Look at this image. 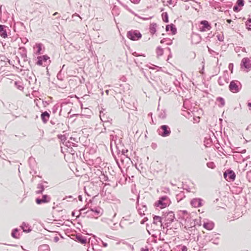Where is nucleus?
I'll use <instances>...</instances> for the list:
<instances>
[{
	"instance_id": "obj_11",
	"label": "nucleus",
	"mask_w": 251,
	"mask_h": 251,
	"mask_svg": "<svg viewBox=\"0 0 251 251\" xmlns=\"http://www.w3.org/2000/svg\"><path fill=\"white\" fill-rule=\"evenodd\" d=\"M241 67L247 69V72L250 70L251 68V64L250 59L247 57L243 58L241 63Z\"/></svg>"
},
{
	"instance_id": "obj_43",
	"label": "nucleus",
	"mask_w": 251,
	"mask_h": 251,
	"mask_svg": "<svg viewBox=\"0 0 251 251\" xmlns=\"http://www.w3.org/2000/svg\"><path fill=\"white\" fill-rule=\"evenodd\" d=\"M15 85L17 86V88L20 90H22L24 89V87L23 85L19 84L18 81H15L14 82Z\"/></svg>"
},
{
	"instance_id": "obj_61",
	"label": "nucleus",
	"mask_w": 251,
	"mask_h": 251,
	"mask_svg": "<svg viewBox=\"0 0 251 251\" xmlns=\"http://www.w3.org/2000/svg\"><path fill=\"white\" fill-rule=\"evenodd\" d=\"M167 50H168V51H169L170 52V54H169L168 55V59H169V58L170 57H172V54L171 53V49L170 48H167Z\"/></svg>"
},
{
	"instance_id": "obj_46",
	"label": "nucleus",
	"mask_w": 251,
	"mask_h": 251,
	"mask_svg": "<svg viewBox=\"0 0 251 251\" xmlns=\"http://www.w3.org/2000/svg\"><path fill=\"white\" fill-rule=\"evenodd\" d=\"M100 178L104 181H108V177L107 175H105L104 174H102Z\"/></svg>"
},
{
	"instance_id": "obj_16",
	"label": "nucleus",
	"mask_w": 251,
	"mask_h": 251,
	"mask_svg": "<svg viewBox=\"0 0 251 251\" xmlns=\"http://www.w3.org/2000/svg\"><path fill=\"white\" fill-rule=\"evenodd\" d=\"M22 232H20V229L18 228H13L12 230L11 235L14 239H19L22 235Z\"/></svg>"
},
{
	"instance_id": "obj_30",
	"label": "nucleus",
	"mask_w": 251,
	"mask_h": 251,
	"mask_svg": "<svg viewBox=\"0 0 251 251\" xmlns=\"http://www.w3.org/2000/svg\"><path fill=\"white\" fill-rule=\"evenodd\" d=\"M185 197V195L184 191H180L176 196V198L177 201H180L183 199H184Z\"/></svg>"
},
{
	"instance_id": "obj_45",
	"label": "nucleus",
	"mask_w": 251,
	"mask_h": 251,
	"mask_svg": "<svg viewBox=\"0 0 251 251\" xmlns=\"http://www.w3.org/2000/svg\"><path fill=\"white\" fill-rule=\"evenodd\" d=\"M206 165L209 168L214 169L215 167V164L213 162H208L207 163Z\"/></svg>"
},
{
	"instance_id": "obj_9",
	"label": "nucleus",
	"mask_w": 251,
	"mask_h": 251,
	"mask_svg": "<svg viewBox=\"0 0 251 251\" xmlns=\"http://www.w3.org/2000/svg\"><path fill=\"white\" fill-rule=\"evenodd\" d=\"M51 198L49 195H43L42 198H37L35 201L37 204H41L42 203H48L50 201Z\"/></svg>"
},
{
	"instance_id": "obj_32",
	"label": "nucleus",
	"mask_w": 251,
	"mask_h": 251,
	"mask_svg": "<svg viewBox=\"0 0 251 251\" xmlns=\"http://www.w3.org/2000/svg\"><path fill=\"white\" fill-rule=\"evenodd\" d=\"M100 119L102 122H105L108 121H112V119L108 117L106 113H103L100 116Z\"/></svg>"
},
{
	"instance_id": "obj_50",
	"label": "nucleus",
	"mask_w": 251,
	"mask_h": 251,
	"mask_svg": "<svg viewBox=\"0 0 251 251\" xmlns=\"http://www.w3.org/2000/svg\"><path fill=\"white\" fill-rule=\"evenodd\" d=\"M208 50H209V53L213 55L214 57H216V56L215 55H218L219 53L218 52H215V51L213 50H212L210 49H208Z\"/></svg>"
},
{
	"instance_id": "obj_41",
	"label": "nucleus",
	"mask_w": 251,
	"mask_h": 251,
	"mask_svg": "<svg viewBox=\"0 0 251 251\" xmlns=\"http://www.w3.org/2000/svg\"><path fill=\"white\" fill-rule=\"evenodd\" d=\"M158 117L162 119H165L166 118V113L165 111L161 110L158 114Z\"/></svg>"
},
{
	"instance_id": "obj_1",
	"label": "nucleus",
	"mask_w": 251,
	"mask_h": 251,
	"mask_svg": "<svg viewBox=\"0 0 251 251\" xmlns=\"http://www.w3.org/2000/svg\"><path fill=\"white\" fill-rule=\"evenodd\" d=\"M162 220L164 219V221L166 222L165 223L164 222V228H167L166 232L169 230H172V228L171 227L170 229H168V227L170 226L171 224L175 220H176L174 212L172 211H163L162 212Z\"/></svg>"
},
{
	"instance_id": "obj_17",
	"label": "nucleus",
	"mask_w": 251,
	"mask_h": 251,
	"mask_svg": "<svg viewBox=\"0 0 251 251\" xmlns=\"http://www.w3.org/2000/svg\"><path fill=\"white\" fill-rule=\"evenodd\" d=\"M165 29L167 32L171 31L172 35H175L177 32L176 27L173 24L166 25Z\"/></svg>"
},
{
	"instance_id": "obj_48",
	"label": "nucleus",
	"mask_w": 251,
	"mask_h": 251,
	"mask_svg": "<svg viewBox=\"0 0 251 251\" xmlns=\"http://www.w3.org/2000/svg\"><path fill=\"white\" fill-rule=\"evenodd\" d=\"M213 135L214 137V139H216V141L217 142V144H218V145H215V148L217 149V150H219V149L220 148V143H219V141L218 140V139H217V136L216 135H215L214 133H213Z\"/></svg>"
},
{
	"instance_id": "obj_53",
	"label": "nucleus",
	"mask_w": 251,
	"mask_h": 251,
	"mask_svg": "<svg viewBox=\"0 0 251 251\" xmlns=\"http://www.w3.org/2000/svg\"><path fill=\"white\" fill-rule=\"evenodd\" d=\"M128 151V150H122V155H124L126 156V157L128 158L127 155L126 154Z\"/></svg>"
},
{
	"instance_id": "obj_24",
	"label": "nucleus",
	"mask_w": 251,
	"mask_h": 251,
	"mask_svg": "<svg viewBox=\"0 0 251 251\" xmlns=\"http://www.w3.org/2000/svg\"><path fill=\"white\" fill-rule=\"evenodd\" d=\"M18 52L22 57H26V55H27V50L25 47H19Z\"/></svg>"
},
{
	"instance_id": "obj_44",
	"label": "nucleus",
	"mask_w": 251,
	"mask_h": 251,
	"mask_svg": "<svg viewBox=\"0 0 251 251\" xmlns=\"http://www.w3.org/2000/svg\"><path fill=\"white\" fill-rule=\"evenodd\" d=\"M236 4L238 6L242 7L244 5V0H237Z\"/></svg>"
},
{
	"instance_id": "obj_47",
	"label": "nucleus",
	"mask_w": 251,
	"mask_h": 251,
	"mask_svg": "<svg viewBox=\"0 0 251 251\" xmlns=\"http://www.w3.org/2000/svg\"><path fill=\"white\" fill-rule=\"evenodd\" d=\"M58 108H59V105L58 104H55L52 108V112L53 113L55 114L56 113L57 111L58 110Z\"/></svg>"
},
{
	"instance_id": "obj_5",
	"label": "nucleus",
	"mask_w": 251,
	"mask_h": 251,
	"mask_svg": "<svg viewBox=\"0 0 251 251\" xmlns=\"http://www.w3.org/2000/svg\"><path fill=\"white\" fill-rule=\"evenodd\" d=\"M219 235V233L212 232L208 235H205L204 239L214 244L218 245L220 243Z\"/></svg>"
},
{
	"instance_id": "obj_36",
	"label": "nucleus",
	"mask_w": 251,
	"mask_h": 251,
	"mask_svg": "<svg viewBox=\"0 0 251 251\" xmlns=\"http://www.w3.org/2000/svg\"><path fill=\"white\" fill-rule=\"evenodd\" d=\"M189 213L186 210H181L178 211V214L177 216H178V218L180 219V218L183 217L185 215L189 214Z\"/></svg>"
},
{
	"instance_id": "obj_40",
	"label": "nucleus",
	"mask_w": 251,
	"mask_h": 251,
	"mask_svg": "<svg viewBox=\"0 0 251 251\" xmlns=\"http://www.w3.org/2000/svg\"><path fill=\"white\" fill-rule=\"evenodd\" d=\"M111 121H108L105 122H103V127H104V131H102V132H106V129L107 127H109L111 126V123L110 122Z\"/></svg>"
},
{
	"instance_id": "obj_56",
	"label": "nucleus",
	"mask_w": 251,
	"mask_h": 251,
	"mask_svg": "<svg viewBox=\"0 0 251 251\" xmlns=\"http://www.w3.org/2000/svg\"><path fill=\"white\" fill-rule=\"evenodd\" d=\"M105 112V109L101 107V109L100 110V115H102L103 113H105L106 112Z\"/></svg>"
},
{
	"instance_id": "obj_29",
	"label": "nucleus",
	"mask_w": 251,
	"mask_h": 251,
	"mask_svg": "<svg viewBox=\"0 0 251 251\" xmlns=\"http://www.w3.org/2000/svg\"><path fill=\"white\" fill-rule=\"evenodd\" d=\"M36 48H37V50L35 52V53L37 55H40L42 53L41 51L42 50V47L43 46L42 43H36L35 45Z\"/></svg>"
},
{
	"instance_id": "obj_62",
	"label": "nucleus",
	"mask_w": 251,
	"mask_h": 251,
	"mask_svg": "<svg viewBox=\"0 0 251 251\" xmlns=\"http://www.w3.org/2000/svg\"><path fill=\"white\" fill-rule=\"evenodd\" d=\"M59 240V238L58 236H56L54 237V241L55 242H57Z\"/></svg>"
},
{
	"instance_id": "obj_13",
	"label": "nucleus",
	"mask_w": 251,
	"mask_h": 251,
	"mask_svg": "<svg viewBox=\"0 0 251 251\" xmlns=\"http://www.w3.org/2000/svg\"><path fill=\"white\" fill-rule=\"evenodd\" d=\"M229 90L233 93H237L240 90V88L237 82L232 81L229 86Z\"/></svg>"
},
{
	"instance_id": "obj_39",
	"label": "nucleus",
	"mask_w": 251,
	"mask_h": 251,
	"mask_svg": "<svg viewBox=\"0 0 251 251\" xmlns=\"http://www.w3.org/2000/svg\"><path fill=\"white\" fill-rule=\"evenodd\" d=\"M65 146L68 147L69 148H72L71 147L72 146H73V147H77V145L75 143H73L69 140L65 142Z\"/></svg>"
},
{
	"instance_id": "obj_26",
	"label": "nucleus",
	"mask_w": 251,
	"mask_h": 251,
	"mask_svg": "<svg viewBox=\"0 0 251 251\" xmlns=\"http://www.w3.org/2000/svg\"><path fill=\"white\" fill-rule=\"evenodd\" d=\"M38 251H50V248L47 244H43L39 246Z\"/></svg>"
},
{
	"instance_id": "obj_33",
	"label": "nucleus",
	"mask_w": 251,
	"mask_h": 251,
	"mask_svg": "<svg viewBox=\"0 0 251 251\" xmlns=\"http://www.w3.org/2000/svg\"><path fill=\"white\" fill-rule=\"evenodd\" d=\"M161 44H165L167 45H171L172 44L173 42L171 39L168 38H164L160 41Z\"/></svg>"
},
{
	"instance_id": "obj_28",
	"label": "nucleus",
	"mask_w": 251,
	"mask_h": 251,
	"mask_svg": "<svg viewBox=\"0 0 251 251\" xmlns=\"http://www.w3.org/2000/svg\"><path fill=\"white\" fill-rule=\"evenodd\" d=\"M203 226L205 229L211 230L214 227V224L212 222H204L203 224Z\"/></svg>"
},
{
	"instance_id": "obj_8",
	"label": "nucleus",
	"mask_w": 251,
	"mask_h": 251,
	"mask_svg": "<svg viewBox=\"0 0 251 251\" xmlns=\"http://www.w3.org/2000/svg\"><path fill=\"white\" fill-rule=\"evenodd\" d=\"M211 28V24L206 20L201 21L199 25V29L201 32L209 30Z\"/></svg>"
},
{
	"instance_id": "obj_20",
	"label": "nucleus",
	"mask_w": 251,
	"mask_h": 251,
	"mask_svg": "<svg viewBox=\"0 0 251 251\" xmlns=\"http://www.w3.org/2000/svg\"><path fill=\"white\" fill-rule=\"evenodd\" d=\"M153 222L152 224L154 225H157V222H159L161 224V226L164 229V223L162 222V216L154 215L153 218Z\"/></svg>"
},
{
	"instance_id": "obj_22",
	"label": "nucleus",
	"mask_w": 251,
	"mask_h": 251,
	"mask_svg": "<svg viewBox=\"0 0 251 251\" xmlns=\"http://www.w3.org/2000/svg\"><path fill=\"white\" fill-rule=\"evenodd\" d=\"M50 117V113L47 111H44L42 113L41 118L43 123L46 124L49 121Z\"/></svg>"
},
{
	"instance_id": "obj_55",
	"label": "nucleus",
	"mask_w": 251,
	"mask_h": 251,
	"mask_svg": "<svg viewBox=\"0 0 251 251\" xmlns=\"http://www.w3.org/2000/svg\"><path fill=\"white\" fill-rule=\"evenodd\" d=\"M132 55L134 56H145V55L144 54H139L137 52H136V51L132 53Z\"/></svg>"
},
{
	"instance_id": "obj_57",
	"label": "nucleus",
	"mask_w": 251,
	"mask_h": 251,
	"mask_svg": "<svg viewBox=\"0 0 251 251\" xmlns=\"http://www.w3.org/2000/svg\"><path fill=\"white\" fill-rule=\"evenodd\" d=\"M131 2L134 4H137L139 3L140 0H129Z\"/></svg>"
},
{
	"instance_id": "obj_12",
	"label": "nucleus",
	"mask_w": 251,
	"mask_h": 251,
	"mask_svg": "<svg viewBox=\"0 0 251 251\" xmlns=\"http://www.w3.org/2000/svg\"><path fill=\"white\" fill-rule=\"evenodd\" d=\"M9 30V27L5 25H0V36L6 38L7 37V31Z\"/></svg>"
},
{
	"instance_id": "obj_64",
	"label": "nucleus",
	"mask_w": 251,
	"mask_h": 251,
	"mask_svg": "<svg viewBox=\"0 0 251 251\" xmlns=\"http://www.w3.org/2000/svg\"><path fill=\"white\" fill-rule=\"evenodd\" d=\"M147 220H148V218H144V219L142 221H141V224H144L145 222L147 221Z\"/></svg>"
},
{
	"instance_id": "obj_10",
	"label": "nucleus",
	"mask_w": 251,
	"mask_h": 251,
	"mask_svg": "<svg viewBox=\"0 0 251 251\" xmlns=\"http://www.w3.org/2000/svg\"><path fill=\"white\" fill-rule=\"evenodd\" d=\"M202 201L201 198H194L191 201L190 204L194 207H200L203 205Z\"/></svg>"
},
{
	"instance_id": "obj_7",
	"label": "nucleus",
	"mask_w": 251,
	"mask_h": 251,
	"mask_svg": "<svg viewBox=\"0 0 251 251\" xmlns=\"http://www.w3.org/2000/svg\"><path fill=\"white\" fill-rule=\"evenodd\" d=\"M37 58V61L36 62V64L38 66H45L46 64H44V63H47L48 61L49 62V64L51 63L50 58L46 54L38 56Z\"/></svg>"
},
{
	"instance_id": "obj_25",
	"label": "nucleus",
	"mask_w": 251,
	"mask_h": 251,
	"mask_svg": "<svg viewBox=\"0 0 251 251\" xmlns=\"http://www.w3.org/2000/svg\"><path fill=\"white\" fill-rule=\"evenodd\" d=\"M156 27L157 24L156 23H152L150 24L149 31L152 35H153L156 32Z\"/></svg>"
},
{
	"instance_id": "obj_52",
	"label": "nucleus",
	"mask_w": 251,
	"mask_h": 251,
	"mask_svg": "<svg viewBox=\"0 0 251 251\" xmlns=\"http://www.w3.org/2000/svg\"><path fill=\"white\" fill-rule=\"evenodd\" d=\"M233 11L236 12H238L240 11V9L239 8V6L236 4L233 7Z\"/></svg>"
},
{
	"instance_id": "obj_3",
	"label": "nucleus",
	"mask_w": 251,
	"mask_h": 251,
	"mask_svg": "<svg viewBox=\"0 0 251 251\" xmlns=\"http://www.w3.org/2000/svg\"><path fill=\"white\" fill-rule=\"evenodd\" d=\"M126 37L129 40L135 41L141 39L142 37V34L138 30L131 29L127 32Z\"/></svg>"
},
{
	"instance_id": "obj_42",
	"label": "nucleus",
	"mask_w": 251,
	"mask_h": 251,
	"mask_svg": "<svg viewBox=\"0 0 251 251\" xmlns=\"http://www.w3.org/2000/svg\"><path fill=\"white\" fill-rule=\"evenodd\" d=\"M190 228H194V229H192V230H189V231H191L190 234L193 233L194 235L195 234H197L198 230L196 229L195 226H191Z\"/></svg>"
},
{
	"instance_id": "obj_31",
	"label": "nucleus",
	"mask_w": 251,
	"mask_h": 251,
	"mask_svg": "<svg viewBox=\"0 0 251 251\" xmlns=\"http://www.w3.org/2000/svg\"><path fill=\"white\" fill-rule=\"evenodd\" d=\"M179 219L183 220L184 221V224H186V223L191 222L190 214L185 215L183 217L180 218Z\"/></svg>"
},
{
	"instance_id": "obj_21",
	"label": "nucleus",
	"mask_w": 251,
	"mask_h": 251,
	"mask_svg": "<svg viewBox=\"0 0 251 251\" xmlns=\"http://www.w3.org/2000/svg\"><path fill=\"white\" fill-rule=\"evenodd\" d=\"M213 143V141L210 135H207L204 137V145L206 147H210L211 145Z\"/></svg>"
},
{
	"instance_id": "obj_34",
	"label": "nucleus",
	"mask_w": 251,
	"mask_h": 251,
	"mask_svg": "<svg viewBox=\"0 0 251 251\" xmlns=\"http://www.w3.org/2000/svg\"><path fill=\"white\" fill-rule=\"evenodd\" d=\"M161 17L162 20L164 22L166 23H169V17L168 14L167 12H163L161 14Z\"/></svg>"
},
{
	"instance_id": "obj_15",
	"label": "nucleus",
	"mask_w": 251,
	"mask_h": 251,
	"mask_svg": "<svg viewBox=\"0 0 251 251\" xmlns=\"http://www.w3.org/2000/svg\"><path fill=\"white\" fill-rule=\"evenodd\" d=\"M90 211L93 212L94 213V215L98 216L101 215L102 214L103 210L100 207H94L91 208L90 210H88L86 213H89Z\"/></svg>"
},
{
	"instance_id": "obj_60",
	"label": "nucleus",
	"mask_w": 251,
	"mask_h": 251,
	"mask_svg": "<svg viewBox=\"0 0 251 251\" xmlns=\"http://www.w3.org/2000/svg\"><path fill=\"white\" fill-rule=\"evenodd\" d=\"M153 66V67H149V68L150 69H155L156 68H160V67H159L158 66H156V65H152Z\"/></svg>"
},
{
	"instance_id": "obj_54",
	"label": "nucleus",
	"mask_w": 251,
	"mask_h": 251,
	"mask_svg": "<svg viewBox=\"0 0 251 251\" xmlns=\"http://www.w3.org/2000/svg\"><path fill=\"white\" fill-rule=\"evenodd\" d=\"M196 37L197 38V42H199L201 41V37L197 34H193L192 36V38Z\"/></svg>"
},
{
	"instance_id": "obj_58",
	"label": "nucleus",
	"mask_w": 251,
	"mask_h": 251,
	"mask_svg": "<svg viewBox=\"0 0 251 251\" xmlns=\"http://www.w3.org/2000/svg\"><path fill=\"white\" fill-rule=\"evenodd\" d=\"M229 70L231 71V72H232V70L233 68V65L232 63H230L228 66Z\"/></svg>"
},
{
	"instance_id": "obj_2",
	"label": "nucleus",
	"mask_w": 251,
	"mask_h": 251,
	"mask_svg": "<svg viewBox=\"0 0 251 251\" xmlns=\"http://www.w3.org/2000/svg\"><path fill=\"white\" fill-rule=\"evenodd\" d=\"M171 203V201L167 196H161L159 200L154 203V206L159 207L161 209L168 206Z\"/></svg>"
},
{
	"instance_id": "obj_63",
	"label": "nucleus",
	"mask_w": 251,
	"mask_h": 251,
	"mask_svg": "<svg viewBox=\"0 0 251 251\" xmlns=\"http://www.w3.org/2000/svg\"><path fill=\"white\" fill-rule=\"evenodd\" d=\"M141 251H149V249L147 247H146L145 248H142L141 249Z\"/></svg>"
},
{
	"instance_id": "obj_49",
	"label": "nucleus",
	"mask_w": 251,
	"mask_h": 251,
	"mask_svg": "<svg viewBox=\"0 0 251 251\" xmlns=\"http://www.w3.org/2000/svg\"><path fill=\"white\" fill-rule=\"evenodd\" d=\"M247 28L249 30H251V19H250L248 20V22L246 24Z\"/></svg>"
},
{
	"instance_id": "obj_4",
	"label": "nucleus",
	"mask_w": 251,
	"mask_h": 251,
	"mask_svg": "<svg viewBox=\"0 0 251 251\" xmlns=\"http://www.w3.org/2000/svg\"><path fill=\"white\" fill-rule=\"evenodd\" d=\"M157 131L159 135L163 137L169 136L171 133V129L168 125L161 126Z\"/></svg>"
},
{
	"instance_id": "obj_18",
	"label": "nucleus",
	"mask_w": 251,
	"mask_h": 251,
	"mask_svg": "<svg viewBox=\"0 0 251 251\" xmlns=\"http://www.w3.org/2000/svg\"><path fill=\"white\" fill-rule=\"evenodd\" d=\"M75 240L82 244H84L87 242L86 237L82 236L80 234H76L75 236Z\"/></svg>"
},
{
	"instance_id": "obj_23",
	"label": "nucleus",
	"mask_w": 251,
	"mask_h": 251,
	"mask_svg": "<svg viewBox=\"0 0 251 251\" xmlns=\"http://www.w3.org/2000/svg\"><path fill=\"white\" fill-rule=\"evenodd\" d=\"M87 251H101V250L98 245L91 244V245H89Z\"/></svg>"
},
{
	"instance_id": "obj_35",
	"label": "nucleus",
	"mask_w": 251,
	"mask_h": 251,
	"mask_svg": "<svg viewBox=\"0 0 251 251\" xmlns=\"http://www.w3.org/2000/svg\"><path fill=\"white\" fill-rule=\"evenodd\" d=\"M57 138L60 140L63 145H65V142H67V137L65 135L58 134Z\"/></svg>"
},
{
	"instance_id": "obj_14",
	"label": "nucleus",
	"mask_w": 251,
	"mask_h": 251,
	"mask_svg": "<svg viewBox=\"0 0 251 251\" xmlns=\"http://www.w3.org/2000/svg\"><path fill=\"white\" fill-rule=\"evenodd\" d=\"M136 204V208L138 209V213L141 216H142L145 214V211L147 210V206L145 204H142L140 206L138 201H137Z\"/></svg>"
},
{
	"instance_id": "obj_6",
	"label": "nucleus",
	"mask_w": 251,
	"mask_h": 251,
	"mask_svg": "<svg viewBox=\"0 0 251 251\" xmlns=\"http://www.w3.org/2000/svg\"><path fill=\"white\" fill-rule=\"evenodd\" d=\"M235 173L230 169H228L224 173V177L228 182L233 181L235 179Z\"/></svg>"
},
{
	"instance_id": "obj_19",
	"label": "nucleus",
	"mask_w": 251,
	"mask_h": 251,
	"mask_svg": "<svg viewBox=\"0 0 251 251\" xmlns=\"http://www.w3.org/2000/svg\"><path fill=\"white\" fill-rule=\"evenodd\" d=\"M20 228L23 230V232L25 233H29L32 230L29 225L25 222L22 223L20 226Z\"/></svg>"
},
{
	"instance_id": "obj_38",
	"label": "nucleus",
	"mask_w": 251,
	"mask_h": 251,
	"mask_svg": "<svg viewBox=\"0 0 251 251\" xmlns=\"http://www.w3.org/2000/svg\"><path fill=\"white\" fill-rule=\"evenodd\" d=\"M65 65H63L62 66V69L58 72V73L57 75V78L58 80L63 81L64 80V76L62 75V70L64 67Z\"/></svg>"
},
{
	"instance_id": "obj_51",
	"label": "nucleus",
	"mask_w": 251,
	"mask_h": 251,
	"mask_svg": "<svg viewBox=\"0 0 251 251\" xmlns=\"http://www.w3.org/2000/svg\"><path fill=\"white\" fill-rule=\"evenodd\" d=\"M246 177L249 181H251V170L247 172Z\"/></svg>"
},
{
	"instance_id": "obj_37",
	"label": "nucleus",
	"mask_w": 251,
	"mask_h": 251,
	"mask_svg": "<svg viewBox=\"0 0 251 251\" xmlns=\"http://www.w3.org/2000/svg\"><path fill=\"white\" fill-rule=\"evenodd\" d=\"M163 49L161 47H158L156 49V54L157 56H162L163 54Z\"/></svg>"
},
{
	"instance_id": "obj_27",
	"label": "nucleus",
	"mask_w": 251,
	"mask_h": 251,
	"mask_svg": "<svg viewBox=\"0 0 251 251\" xmlns=\"http://www.w3.org/2000/svg\"><path fill=\"white\" fill-rule=\"evenodd\" d=\"M37 188L38 190L36 191L37 194H41L43 193L45 190V186L42 183H39L37 185Z\"/></svg>"
},
{
	"instance_id": "obj_59",
	"label": "nucleus",
	"mask_w": 251,
	"mask_h": 251,
	"mask_svg": "<svg viewBox=\"0 0 251 251\" xmlns=\"http://www.w3.org/2000/svg\"><path fill=\"white\" fill-rule=\"evenodd\" d=\"M225 104V102L224 99L221 97V106H224Z\"/></svg>"
}]
</instances>
